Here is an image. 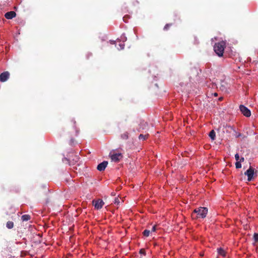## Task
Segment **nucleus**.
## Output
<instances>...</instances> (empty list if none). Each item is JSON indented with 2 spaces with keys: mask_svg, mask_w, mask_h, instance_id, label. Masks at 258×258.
<instances>
[{
  "mask_svg": "<svg viewBox=\"0 0 258 258\" xmlns=\"http://www.w3.org/2000/svg\"><path fill=\"white\" fill-rule=\"evenodd\" d=\"M208 213V208L200 207L194 210L191 213V216L192 219H204Z\"/></svg>",
  "mask_w": 258,
  "mask_h": 258,
  "instance_id": "f257e3e1",
  "label": "nucleus"
},
{
  "mask_svg": "<svg viewBox=\"0 0 258 258\" xmlns=\"http://www.w3.org/2000/svg\"><path fill=\"white\" fill-rule=\"evenodd\" d=\"M226 47V43L224 41L216 43L214 46V50L218 56H222L224 53V49Z\"/></svg>",
  "mask_w": 258,
  "mask_h": 258,
  "instance_id": "f03ea898",
  "label": "nucleus"
},
{
  "mask_svg": "<svg viewBox=\"0 0 258 258\" xmlns=\"http://www.w3.org/2000/svg\"><path fill=\"white\" fill-rule=\"evenodd\" d=\"M67 127L68 129L72 128V134L76 136L79 133V130L77 127L76 121L74 118H72L68 123Z\"/></svg>",
  "mask_w": 258,
  "mask_h": 258,
  "instance_id": "7ed1b4c3",
  "label": "nucleus"
},
{
  "mask_svg": "<svg viewBox=\"0 0 258 258\" xmlns=\"http://www.w3.org/2000/svg\"><path fill=\"white\" fill-rule=\"evenodd\" d=\"M254 168L250 166L244 172V174L247 176V180L248 181H250L253 179L254 175L256 176V171H254Z\"/></svg>",
  "mask_w": 258,
  "mask_h": 258,
  "instance_id": "20e7f679",
  "label": "nucleus"
},
{
  "mask_svg": "<svg viewBox=\"0 0 258 258\" xmlns=\"http://www.w3.org/2000/svg\"><path fill=\"white\" fill-rule=\"evenodd\" d=\"M109 156L111 160L115 162H118L123 157L121 153H114L112 152L110 153Z\"/></svg>",
  "mask_w": 258,
  "mask_h": 258,
  "instance_id": "39448f33",
  "label": "nucleus"
},
{
  "mask_svg": "<svg viewBox=\"0 0 258 258\" xmlns=\"http://www.w3.org/2000/svg\"><path fill=\"white\" fill-rule=\"evenodd\" d=\"M239 109L241 112L246 117H249L251 115V112L250 110L243 105L239 106Z\"/></svg>",
  "mask_w": 258,
  "mask_h": 258,
  "instance_id": "423d86ee",
  "label": "nucleus"
},
{
  "mask_svg": "<svg viewBox=\"0 0 258 258\" xmlns=\"http://www.w3.org/2000/svg\"><path fill=\"white\" fill-rule=\"evenodd\" d=\"M9 77L10 73L7 71L4 72L0 75V81L5 82L9 79Z\"/></svg>",
  "mask_w": 258,
  "mask_h": 258,
  "instance_id": "0eeeda50",
  "label": "nucleus"
},
{
  "mask_svg": "<svg viewBox=\"0 0 258 258\" xmlns=\"http://www.w3.org/2000/svg\"><path fill=\"white\" fill-rule=\"evenodd\" d=\"M224 128H225L226 131L227 132H230L231 131H233V132H234L235 133L236 138H239L241 136V134L240 133H237L232 126L226 125L225 126H224Z\"/></svg>",
  "mask_w": 258,
  "mask_h": 258,
  "instance_id": "6e6552de",
  "label": "nucleus"
},
{
  "mask_svg": "<svg viewBox=\"0 0 258 258\" xmlns=\"http://www.w3.org/2000/svg\"><path fill=\"white\" fill-rule=\"evenodd\" d=\"M107 164H108V162L104 161L102 162V163L98 164V165L97 166V169L99 171H104L105 170V169L106 168Z\"/></svg>",
  "mask_w": 258,
  "mask_h": 258,
  "instance_id": "1a4fd4ad",
  "label": "nucleus"
},
{
  "mask_svg": "<svg viewBox=\"0 0 258 258\" xmlns=\"http://www.w3.org/2000/svg\"><path fill=\"white\" fill-rule=\"evenodd\" d=\"M104 204V202L102 200H98L95 201L94 207L97 210L100 209L102 208Z\"/></svg>",
  "mask_w": 258,
  "mask_h": 258,
  "instance_id": "9d476101",
  "label": "nucleus"
},
{
  "mask_svg": "<svg viewBox=\"0 0 258 258\" xmlns=\"http://www.w3.org/2000/svg\"><path fill=\"white\" fill-rule=\"evenodd\" d=\"M16 16V13L14 11H10L5 14V17L7 19H12Z\"/></svg>",
  "mask_w": 258,
  "mask_h": 258,
  "instance_id": "9b49d317",
  "label": "nucleus"
},
{
  "mask_svg": "<svg viewBox=\"0 0 258 258\" xmlns=\"http://www.w3.org/2000/svg\"><path fill=\"white\" fill-rule=\"evenodd\" d=\"M147 125L148 123L147 122L145 121L144 120L141 121L139 124V127L138 128V131L140 132L141 130L146 129Z\"/></svg>",
  "mask_w": 258,
  "mask_h": 258,
  "instance_id": "f8f14e48",
  "label": "nucleus"
},
{
  "mask_svg": "<svg viewBox=\"0 0 258 258\" xmlns=\"http://www.w3.org/2000/svg\"><path fill=\"white\" fill-rule=\"evenodd\" d=\"M217 251L219 254L225 257L226 256V252L225 250L221 247H220L217 249Z\"/></svg>",
  "mask_w": 258,
  "mask_h": 258,
  "instance_id": "ddd939ff",
  "label": "nucleus"
},
{
  "mask_svg": "<svg viewBox=\"0 0 258 258\" xmlns=\"http://www.w3.org/2000/svg\"><path fill=\"white\" fill-rule=\"evenodd\" d=\"M31 218V217L29 215L26 214L24 215L21 217V219L23 221H27L29 220Z\"/></svg>",
  "mask_w": 258,
  "mask_h": 258,
  "instance_id": "4468645a",
  "label": "nucleus"
},
{
  "mask_svg": "<svg viewBox=\"0 0 258 258\" xmlns=\"http://www.w3.org/2000/svg\"><path fill=\"white\" fill-rule=\"evenodd\" d=\"M14 224L13 222L9 221L7 222L6 227L8 229H12L14 227Z\"/></svg>",
  "mask_w": 258,
  "mask_h": 258,
  "instance_id": "2eb2a0df",
  "label": "nucleus"
},
{
  "mask_svg": "<svg viewBox=\"0 0 258 258\" xmlns=\"http://www.w3.org/2000/svg\"><path fill=\"white\" fill-rule=\"evenodd\" d=\"M209 137L212 140H214L216 138V134L214 130H212L209 133Z\"/></svg>",
  "mask_w": 258,
  "mask_h": 258,
  "instance_id": "dca6fc26",
  "label": "nucleus"
},
{
  "mask_svg": "<svg viewBox=\"0 0 258 258\" xmlns=\"http://www.w3.org/2000/svg\"><path fill=\"white\" fill-rule=\"evenodd\" d=\"M148 136H149L148 134H146V135L140 134L139 137V138L140 140H142L143 141H144V140H146L148 138Z\"/></svg>",
  "mask_w": 258,
  "mask_h": 258,
  "instance_id": "f3484780",
  "label": "nucleus"
},
{
  "mask_svg": "<svg viewBox=\"0 0 258 258\" xmlns=\"http://www.w3.org/2000/svg\"><path fill=\"white\" fill-rule=\"evenodd\" d=\"M128 133H127V132L124 133L121 135V138L124 140H126L128 138Z\"/></svg>",
  "mask_w": 258,
  "mask_h": 258,
  "instance_id": "a211bd4d",
  "label": "nucleus"
},
{
  "mask_svg": "<svg viewBox=\"0 0 258 258\" xmlns=\"http://www.w3.org/2000/svg\"><path fill=\"white\" fill-rule=\"evenodd\" d=\"M150 233V230L146 229L144 231L143 233L144 236H145L146 237H148L149 236Z\"/></svg>",
  "mask_w": 258,
  "mask_h": 258,
  "instance_id": "6ab92c4d",
  "label": "nucleus"
},
{
  "mask_svg": "<svg viewBox=\"0 0 258 258\" xmlns=\"http://www.w3.org/2000/svg\"><path fill=\"white\" fill-rule=\"evenodd\" d=\"M171 26H172V23H169V24H166L165 26L164 27V29H163L164 30H165V31L168 30Z\"/></svg>",
  "mask_w": 258,
  "mask_h": 258,
  "instance_id": "aec40b11",
  "label": "nucleus"
},
{
  "mask_svg": "<svg viewBox=\"0 0 258 258\" xmlns=\"http://www.w3.org/2000/svg\"><path fill=\"white\" fill-rule=\"evenodd\" d=\"M235 167H236V168H237V169L241 168V163L240 162L236 161V162L235 163Z\"/></svg>",
  "mask_w": 258,
  "mask_h": 258,
  "instance_id": "412c9836",
  "label": "nucleus"
},
{
  "mask_svg": "<svg viewBox=\"0 0 258 258\" xmlns=\"http://www.w3.org/2000/svg\"><path fill=\"white\" fill-rule=\"evenodd\" d=\"M253 238L255 242H258V233H254L253 235Z\"/></svg>",
  "mask_w": 258,
  "mask_h": 258,
  "instance_id": "4be33fe9",
  "label": "nucleus"
},
{
  "mask_svg": "<svg viewBox=\"0 0 258 258\" xmlns=\"http://www.w3.org/2000/svg\"><path fill=\"white\" fill-rule=\"evenodd\" d=\"M119 45L120 48H117V49L118 50H121V49H124V44L120 43V44H119Z\"/></svg>",
  "mask_w": 258,
  "mask_h": 258,
  "instance_id": "5701e85b",
  "label": "nucleus"
},
{
  "mask_svg": "<svg viewBox=\"0 0 258 258\" xmlns=\"http://www.w3.org/2000/svg\"><path fill=\"white\" fill-rule=\"evenodd\" d=\"M114 203L115 204L118 205L120 203L119 199L118 198H116L114 200Z\"/></svg>",
  "mask_w": 258,
  "mask_h": 258,
  "instance_id": "b1692460",
  "label": "nucleus"
},
{
  "mask_svg": "<svg viewBox=\"0 0 258 258\" xmlns=\"http://www.w3.org/2000/svg\"><path fill=\"white\" fill-rule=\"evenodd\" d=\"M140 253L141 254L145 255L146 254V251L144 249H141L140 250Z\"/></svg>",
  "mask_w": 258,
  "mask_h": 258,
  "instance_id": "393cba45",
  "label": "nucleus"
},
{
  "mask_svg": "<svg viewBox=\"0 0 258 258\" xmlns=\"http://www.w3.org/2000/svg\"><path fill=\"white\" fill-rule=\"evenodd\" d=\"M235 160H236V161H239L240 158H239V156L238 154L237 153L235 155Z\"/></svg>",
  "mask_w": 258,
  "mask_h": 258,
  "instance_id": "a878e982",
  "label": "nucleus"
},
{
  "mask_svg": "<svg viewBox=\"0 0 258 258\" xmlns=\"http://www.w3.org/2000/svg\"><path fill=\"white\" fill-rule=\"evenodd\" d=\"M156 230V226L154 225L152 228L151 230V232H155Z\"/></svg>",
  "mask_w": 258,
  "mask_h": 258,
  "instance_id": "bb28decb",
  "label": "nucleus"
},
{
  "mask_svg": "<svg viewBox=\"0 0 258 258\" xmlns=\"http://www.w3.org/2000/svg\"><path fill=\"white\" fill-rule=\"evenodd\" d=\"M244 158L243 157H241V158L239 159V160L238 162H240V163H241V162H244Z\"/></svg>",
  "mask_w": 258,
  "mask_h": 258,
  "instance_id": "cd10ccee",
  "label": "nucleus"
},
{
  "mask_svg": "<svg viewBox=\"0 0 258 258\" xmlns=\"http://www.w3.org/2000/svg\"><path fill=\"white\" fill-rule=\"evenodd\" d=\"M110 43L111 44H114L115 43V41H110Z\"/></svg>",
  "mask_w": 258,
  "mask_h": 258,
  "instance_id": "c85d7f7f",
  "label": "nucleus"
},
{
  "mask_svg": "<svg viewBox=\"0 0 258 258\" xmlns=\"http://www.w3.org/2000/svg\"><path fill=\"white\" fill-rule=\"evenodd\" d=\"M115 195V194H114V192H112V193H111V196H114Z\"/></svg>",
  "mask_w": 258,
  "mask_h": 258,
  "instance_id": "c756f323",
  "label": "nucleus"
},
{
  "mask_svg": "<svg viewBox=\"0 0 258 258\" xmlns=\"http://www.w3.org/2000/svg\"><path fill=\"white\" fill-rule=\"evenodd\" d=\"M71 143H73L74 141H73V139H71Z\"/></svg>",
  "mask_w": 258,
  "mask_h": 258,
  "instance_id": "7c9ffc66",
  "label": "nucleus"
},
{
  "mask_svg": "<svg viewBox=\"0 0 258 258\" xmlns=\"http://www.w3.org/2000/svg\"><path fill=\"white\" fill-rule=\"evenodd\" d=\"M218 95H217V93H214V96H217Z\"/></svg>",
  "mask_w": 258,
  "mask_h": 258,
  "instance_id": "2f4dec72",
  "label": "nucleus"
},
{
  "mask_svg": "<svg viewBox=\"0 0 258 258\" xmlns=\"http://www.w3.org/2000/svg\"><path fill=\"white\" fill-rule=\"evenodd\" d=\"M219 100H222V98H221H221H219Z\"/></svg>",
  "mask_w": 258,
  "mask_h": 258,
  "instance_id": "473e14b6",
  "label": "nucleus"
}]
</instances>
